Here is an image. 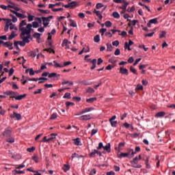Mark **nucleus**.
<instances>
[{
  "instance_id": "obj_44",
  "label": "nucleus",
  "mask_w": 175,
  "mask_h": 175,
  "mask_svg": "<svg viewBox=\"0 0 175 175\" xmlns=\"http://www.w3.org/2000/svg\"><path fill=\"white\" fill-rule=\"evenodd\" d=\"M96 16H98V17L100 20H102V18H103V16H102V14L100 13V11L96 12Z\"/></svg>"
},
{
  "instance_id": "obj_47",
  "label": "nucleus",
  "mask_w": 175,
  "mask_h": 175,
  "mask_svg": "<svg viewBox=\"0 0 175 175\" xmlns=\"http://www.w3.org/2000/svg\"><path fill=\"white\" fill-rule=\"evenodd\" d=\"M143 90V86L141 84H138L136 87L137 91H142Z\"/></svg>"
},
{
  "instance_id": "obj_19",
  "label": "nucleus",
  "mask_w": 175,
  "mask_h": 175,
  "mask_svg": "<svg viewBox=\"0 0 175 175\" xmlns=\"http://www.w3.org/2000/svg\"><path fill=\"white\" fill-rule=\"evenodd\" d=\"M122 147H125V143H124V142L119 143L118 147V152H121V148Z\"/></svg>"
},
{
  "instance_id": "obj_23",
  "label": "nucleus",
  "mask_w": 175,
  "mask_h": 175,
  "mask_svg": "<svg viewBox=\"0 0 175 175\" xmlns=\"http://www.w3.org/2000/svg\"><path fill=\"white\" fill-rule=\"evenodd\" d=\"M69 21L70 27H73L74 28H76V27H77V24L75 21H73V20L69 19Z\"/></svg>"
},
{
  "instance_id": "obj_56",
  "label": "nucleus",
  "mask_w": 175,
  "mask_h": 175,
  "mask_svg": "<svg viewBox=\"0 0 175 175\" xmlns=\"http://www.w3.org/2000/svg\"><path fill=\"white\" fill-rule=\"evenodd\" d=\"M62 10H64V8H53V9H52L53 12H62Z\"/></svg>"
},
{
  "instance_id": "obj_1",
  "label": "nucleus",
  "mask_w": 175,
  "mask_h": 175,
  "mask_svg": "<svg viewBox=\"0 0 175 175\" xmlns=\"http://www.w3.org/2000/svg\"><path fill=\"white\" fill-rule=\"evenodd\" d=\"M32 29V24L27 25L25 20L22 21L19 24V31H21L20 35L22 40L25 43H29V38H31V31Z\"/></svg>"
},
{
  "instance_id": "obj_62",
  "label": "nucleus",
  "mask_w": 175,
  "mask_h": 175,
  "mask_svg": "<svg viewBox=\"0 0 175 175\" xmlns=\"http://www.w3.org/2000/svg\"><path fill=\"white\" fill-rule=\"evenodd\" d=\"M29 55H30V57H36V52L30 51V52H29Z\"/></svg>"
},
{
  "instance_id": "obj_39",
  "label": "nucleus",
  "mask_w": 175,
  "mask_h": 175,
  "mask_svg": "<svg viewBox=\"0 0 175 175\" xmlns=\"http://www.w3.org/2000/svg\"><path fill=\"white\" fill-rule=\"evenodd\" d=\"M44 51H47V53H53V54H55V51L51 49V48L45 49H44Z\"/></svg>"
},
{
  "instance_id": "obj_8",
  "label": "nucleus",
  "mask_w": 175,
  "mask_h": 175,
  "mask_svg": "<svg viewBox=\"0 0 175 175\" xmlns=\"http://www.w3.org/2000/svg\"><path fill=\"white\" fill-rule=\"evenodd\" d=\"M120 73H121L122 75H125L126 76H128L129 75L128 69L124 68V67H120Z\"/></svg>"
},
{
  "instance_id": "obj_52",
  "label": "nucleus",
  "mask_w": 175,
  "mask_h": 175,
  "mask_svg": "<svg viewBox=\"0 0 175 175\" xmlns=\"http://www.w3.org/2000/svg\"><path fill=\"white\" fill-rule=\"evenodd\" d=\"M30 76H34L35 75V71H33V68H29V71Z\"/></svg>"
},
{
  "instance_id": "obj_51",
  "label": "nucleus",
  "mask_w": 175,
  "mask_h": 175,
  "mask_svg": "<svg viewBox=\"0 0 175 175\" xmlns=\"http://www.w3.org/2000/svg\"><path fill=\"white\" fill-rule=\"evenodd\" d=\"M27 151H28V152H33L35 151V147L32 146L31 148H28Z\"/></svg>"
},
{
  "instance_id": "obj_25",
  "label": "nucleus",
  "mask_w": 175,
  "mask_h": 175,
  "mask_svg": "<svg viewBox=\"0 0 175 175\" xmlns=\"http://www.w3.org/2000/svg\"><path fill=\"white\" fill-rule=\"evenodd\" d=\"M70 42L68 40V39H64L62 43V46L64 47L65 44H70Z\"/></svg>"
},
{
  "instance_id": "obj_64",
  "label": "nucleus",
  "mask_w": 175,
  "mask_h": 175,
  "mask_svg": "<svg viewBox=\"0 0 175 175\" xmlns=\"http://www.w3.org/2000/svg\"><path fill=\"white\" fill-rule=\"evenodd\" d=\"M165 36H166V31H163L161 32V34L160 35V39H162V38H165Z\"/></svg>"
},
{
  "instance_id": "obj_35",
  "label": "nucleus",
  "mask_w": 175,
  "mask_h": 175,
  "mask_svg": "<svg viewBox=\"0 0 175 175\" xmlns=\"http://www.w3.org/2000/svg\"><path fill=\"white\" fill-rule=\"evenodd\" d=\"M55 68H64V66L58 64L56 61H53Z\"/></svg>"
},
{
  "instance_id": "obj_27",
  "label": "nucleus",
  "mask_w": 175,
  "mask_h": 175,
  "mask_svg": "<svg viewBox=\"0 0 175 175\" xmlns=\"http://www.w3.org/2000/svg\"><path fill=\"white\" fill-rule=\"evenodd\" d=\"M84 157L83 155H79L77 153H74L72 154L71 158L73 159L74 158H83Z\"/></svg>"
},
{
  "instance_id": "obj_13",
  "label": "nucleus",
  "mask_w": 175,
  "mask_h": 175,
  "mask_svg": "<svg viewBox=\"0 0 175 175\" xmlns=\"http://www.w3.org/2000/svg\"><path fill=\"white\" fill-rule=\"evenodd\" d=\"M149 161H150V157H147L145 160V165L146 166V169H151V165H150V164L148 163Z\"/></svg>"
},
{
  "instance_id": "obj_43",
  "label": "nucleus",
  "mask_w": 175,
  "mask_h": 175,
  "mask_svg": "<svg viewBox=\"0 0 175 175\" xmlns=\"http://www.w3.org/2000/svg\"><path fill=\"white\" fill-rule=\"evenodd\" d=\"M111 25H113V23H111L110 22V21L105 22V27H107V28H110V27H111Z\"/></svg>"
},
{
  "instance_id": "obj_14",
  "label": "nucleus",
  "mask_w": 175,
  "mask_h": 175,
  "mask_svg": "<svg viewBox=\"0 0 175 175\" xmlns=\"http://www.w3.org/2000/svg\"><path fill=\"white\" fill-rule=\"evenodd\" d=\"M127 21H130V23H128L129 27H131V25L135 26L136 25L137 23H138V21L136 20L131 21L129 19H127Z\"/></svg>"
},
{
  "instance_id": "obj_34",
  "label": "nucleus",
  "mask_w": 175,
  "mask_h": 175,
  "mask_svg": "<svg viewBox=\"0 0 175 175\" xmlns=\"http://www.w3.org/2000/svg\"><path fill=\"white\" fill-rule=\"evenodd\" d=\"M16 17H18V18H27V16L24 15V14H20L18 12Z\"/></svg>"
},
{
  "instance_id": "obj_11",
  "label": "nucleus",
  "mask_w": 175,
  "mask_h": 175,
  "mask_svg": "<svg viewBox=\"0 0 175 175\" xmlns=\"http://www.w3.org/2000/svg\"><path fill=\"white\" fill-rule=\"evenodd\" d=\"M165 116H166V113L165 111H160L156 113L155 117H157V118H159L161 117H165Z\"/></svg>"
},
{
  "instance_id": "obj_38",
  "label": "nucleus",
  "mask_w": 175,
  "mask_h": 175,
  "mask_svg": "<svg viewBox=\"0 0 175 175\" xmlns=\"http://www.w3.org/2000/svg\"><path fill=\"white\" fill-rule=\"evenodd\" d=\"M109 122L113 128H116V126H117V121L111 120L109 121Z\"/></svg>"
},
{
  "instance_id": "obj_3",
  "label": "nucleus",
  "mask_w": 175,
  "mask_h": 175,
  "mask_svg": "<svg viewBox=\"0 0 175 175\" xmlns=\"http://www.w3.org/2000/svg\"><path fill=\"white\" fill-rule=\"evenodd\" d=\"M50 18H53V16H49L48 17H42L44 28H46L49 25V24H50Z\"/></svg>"
},
{
  "instance_id": "obj_41",
  "label": "nucleus",
  "mask_w": 175,
  "mask_h": 175,
  "mask_svg": "<svg viewBox=\"0 0 175 175\" xmlns=\"http://www.w3.org/2000/svg\"><path fill=\"white\" fill-rule=\"evenodd\" d=\"M112 16L114 17V18H120V14H118L117 12H113Z\"/></svg>"
},
{
  "instance_id": "obj_36",
  "label": "nucleus",
  "mask_w": 175,
  "mask_h": 175,
  "mask_svg": "<svg viewBox=\"0 0 175 175\" xmlns=\"http://www.w3.org/2000/svg\"><path fill=\"white\" fill-rule=\"evenodd\" d=\"M55 136H57V134L55 133L51 134V137L48 139V142H51V140H53V139H55Z\"/></svg>"
},
{
  "instance_id": "obj_46",
  "label": "nucleus",
  "mask_w": 175,
  "mask_h": 175,
  "mask_svg": "<svg viewBox=\"0 0 175 175\" xmlns=\"http://www.w3.org/2000/svg\"><path fill=\"white\" fill-rule=\"evenodd\" d=\"M10 31H12V29L17 31L18 29L17 28V27H16V25L12 24L10 26Z\"/></svg>"
},
{
  "instance_id": "obj_10",
  "label": "nucleus",
  "mask_w": 175,
  "mask_h": 175,
  "mask_svg": "<svg viewBox=\"0 0 175 175\" xmlns=\"http://www.w3.org/2000/svg\"><path fill=\"white\" fill-rule=\"evenodd\" d=\"M118 157L121 159V158H129V153H124V152H120V154H118Z\"/></svg>"
},
{
  "instance_id": "obj_50",
  "label": "nucleus",
  "mask_w": 175,
  "mask_h": 175,
  "mask_svg": "<svg viewBox=\"0 0 175 175\" xmlns=\"http://www.w3.org/2000/svg\"><path fill=\"white\" fill-rule=\"evenodd\" d=\"M33 16L31 15L30 14H28V21H33Z\"/></svg>"
},
{
  "instance_id": "obj_16",
  "label": "nucleus",
  "mask_w": 175,
  "mask_h": 175,
  "mask_svg": "<svg viewBox=\"0 0 175 175\" xmlns=\"http://www.w3.org/2000/svg\"><path fill=\"white\" fill-rule=\"evenodd\" d=\"M111 145L110 143L107 144L105 146L103 147V149L105 150L107 152H110L111 151Z\"/></svg>"
},
{
  "instance_id": "obj_57",
  "label": "nucleus",
  "mask_w": 175,
  "mask_h": 175,
  "mask_svg": "<svg viewBox=\"0 0 175 175\" xmlns=\"http://www.w3.org/2000/svg\"><path fill=\"white\" fill-rule=\"evenodd\" d=\"M106 31L107 29L105 28H102L101 29H100V33H101V36H103V35H105Z\"/></svg>"
},
{
  "instance_id": "obj_58",
  "label": "nucleus",
  "mask_w": 175,
  "mask_h": 175,
  "mask_svg": "<svg viewBox=\"0 0 175 175\" xmlns=\"http://www.w3.org/2000/svg\"><path fill=\"white\" fill-rule=\"evenodd\" d=\"M96 9H100L102 8H103V4L100 3H98L96 5Z\"/></svg>"
},
{
  "instance_id": "obj_54",
  "label": "nucleus",
  "mask_w": 175,
  "mask_h": 175,
  "mask_svg": "<svg viewBox=\"0 0 175 175\" xmlns=\"http://www.w3.org/2000/svg\"><path fill=\"white\" fill-rule=\"evenodd\" d=\"M112 45L116 46V47H118V46L120 45V42L118 40L113 41L112 42Z\"/></svg>"
},
{
  "instance_id": "obj_59",
  "label": "nucleus",
  "mask_w": 175,
  "mask_h": 175,
  "mask_svg": "<svg viewBox=\"0 0 175 175\" xmlns=\"http://www.w3.org/2000/svg\"><path fill=\"white\" fill-rule=\"evenodd\" d=\"M127 12H129V13H132V12H135V6H133L131 8H128Z\"/></svg>"
},
{
  "instance_id": "obj_32",
  "label": "nucleus",
  "mask_w": 175,
  "mask_h": 175,
  "mask_svg": "<svg viewBox=\"0 0 175 175\" xmlns=\"http://www.w3.org/2000/svg\"><path fill=\"white\" fill-rule=\"evenodd\" d=\"M16 35L14 34V31H12L11 34L9 36V40H12V39H14L16 38Z\"/></svg>"
},
{
  "instance_id": "obj_63",
  "label": "nucleus",
  "mask_w": 175,
  "mask_h": 175,
  "mask_svg": "<svg viewBox=\"0 0 175 175\" xmlns=\"http://www.w3.org/2000/svg\"><path fill=\"white\" fill-rule=\"evenodd\" d=\"M18 44H20L21 46V47H24V46H25V43L24 42V41H17Z\"/></svg>"
},
{
  "instance_id": "obj_26",
  "label": "nucleus",
  "mask_w": 175,
  "mask_h": 175,
  "mask_svg": "<svg viewBox=\"0 0 175 175\" xmlns=\"http://www.w3.org/2000/svg\"><path fill=\"white\" fill-rule=\"evenodd\" d=\"M128 5H129V3L124 1L120 9H122V10H126Z\"/></svg>"
},
{
  "instance_id": "obj_30",
  "label": "nucleus",
  "mask_w": 175,
  "mask_h": 175,
  "mask_svg": "<svg viewBox=\"0 0 175 175\" xmlns=\"http://www.w3.org/2000/svg\"><path fill=\"white\" fill-rule=\"evenodd\" d=\"M86 92H88V94H94V92H95V90H94V88L89 87L87 89Z\"/></svg>"
},
{
  "instance_id": "obj_9",
  "label": "nucleus",
  "mask_w": 175,
  "mask_h": 175,
  "mask_svg": "<svg viewBox=\"0 0 175 175\" xmlns=\"http://www.w3.org/2000/svg\"><path fill=\"white\" fill-rule=\"evenodd\" d=\"M0 44H3L4 46H6V47H12V46H13V44L10 42V41L5 42L2 40H0Z\"/></svg>"
},
{
  "instance_id": "obj_49",
  "label": "nucleus",
  "mask_w": 175,
  "mask_h": 175,
  "mask_svg": "<svg viewBox=\"0 0 175 175\" xmlns=\"http://www.w3.org/2000/svg\"><path fill=\"white\" fill-rule=\"evenodd\" d=\"M33 28H38L39 27V23L34 21L33 22Z\"/></svg>"
},
{
  "instance_id": "obj_40",
  "label": "nucleus",
  "mask_w": 175,
  "mask_h": 175,
  "mask_svg": "<svg viewBox=\"0 0 175 175\" xmlns=\"http://www.w3.org/2000/svg\"><path fill=\"white\" fill-rule=\"evenodd\" d=\"M130 71L132 73H133L134 75H137V71L136 70V69L135 68H133V66L130 67Z\"/></svg>"
},
{
  "instance_id": "obj_15",
  "label": "nucleus",
  "mask_w": 175,
  "mask_h": 175,
  "mask_svg": "<svg viewBox=\"0 0 175 175\" xmlns=\"http://www.w3.org/2000/svg\"><path fill=\"white\" fill-rule=\"evenodd\" d=\"M12 173H14V175H17V174H25V171H19L17 170H14L12 171Z\"/></svg>"
},
{
  "instance_id": "obj_48",
  "label": "nucleus",
  "mask_w": 175,
  "mask_h": 175,
  "mask_svg": "<svg viewBox=\"0 0 175 175\" xmlns=\"http://www.w3.org/2000/svg\"><path fill=\"white\" fill-rule=\"evenodd\" d=\"M75 106V103H71V102H69V101H67L66 103V107H69V106Z\"/></svg>"
},
{
  "instance_id": "obj_5",
  "label": "nucleus",
  "mask_w": 175,
  "mask_h": 175,
  "mask_svg": "<svg viewBox=\"0 0 175 175\" xmlns=\"http://www.w3.org/2000/svg\"><path fill=\"white\" fill-rule=\"evenodd\" d=\"M2 135L5 136V137H10L12 136V130H10V128L5 129Z\"/></svg>"
},
{
  "instance_id": "obj_18",
  "label": "nucleus",
  "mask_w": 175,
  "mask_h": 175,
  "mask_svg": "<svg viewBox=\"0 0 175 175\" xmlns=\"http://www.w3.org/2000/svg\"><path fill=\"white\" fill-rule=\"evenodd\" d=\"M74 144L75 146H81V141H80V138L74 139Z\"/></svg>"
},
{
  "instance_id": "obj_6",
  "label": "nucleus",
  "mask_w": 175,
  "mask_h": 175,
  "mask_svg": "<svg viewBox=\"0 0 175 175\" xmlns=\"http://www.w3.org/2000/svg\"><path fill=\"white\" fill-rule=\"evenodd\" d=\"M27 96V94H23V95H19V96H10V98H14L16 100H21L22 99H24Z\"/></svg>"
},
{
  "instance_id": "obj_12",
  "label": "nucleus",
  "mask_w": 175,
  "mask_h": 175,
  "mask_svg": "<svg viewBox=\"0 0 175 175\" xmlns=\"http://www.w3.org/2000/svg\"><path fill=\"white\" fill-rule=\"evenodd\" d=\"M90 158H95L96 157V149H94L92 150L90 153H89Z\"/></svg>"
},
{
  "instance_id": "obj_45",
  "label": "nucleus",
  "mask_w": 175,
  "mask_h": 175,
  "mask_svg": "<svg viewBox=\"0 0 175 175\" xmlns=\"http://www.w3.org/2000/svg\"><path fill=\"white\" fill-rule=\"evenodd\" d=\"M149 22H150L152 24H158V19L157 18L150 19Z\"/></svg>"
},
{
  "instance_id": "obj_7",
  "label": "nucleus",
  "mask_w": 175,
  "mask_h": 175,
  "mask_svg": "<svg viewBox=\"0 0 175 175\" xmlns=\"http://www.w3.org/2000/svg\"><path fill=\"white\" fill-rule=\"evenodd\" d=\"M16 118V120H21V114L17 113L14 111L13 115H11V118Z\"/></svg>"
},
{
  "instance_id": "obj_31",
  "label": "nucleus",
  "mask_w": 175,
  "mask_h": 175,
  "mask_svg": "<svg viewBox=\"0 0 175 175\" xmlns=\"http://www.w3.org/2000/svg\"><path fill=\"white\" fill-rule=\"evenodd\" d=\"M107 51H113V46L111 44L107 43Z\"/></svg>"
},
{
  "instance_id": "obj_55",
  "label": "nucleus",
  "mask_w": 175,
  "mask_h": 175,
  "mask_svg": "<svg viewBox=\"0 0 175 175\" xmlns=\"http://www.w3.org/2000/svg\"><path fill=\"white\" fill-rule=\"evenodd\" d=\"M103 143L99 142L98 146L97 147V150H102L103 148Z\"/></svg>"
},
{
  "instance_id": "obj_37",
  "label": "nucleus",
  "mask_w": 175,
  "mask_h": 175,
  "mask_svg": "<svg viewBox=\"0 0 175 175\" xmlns=\"http://www.w3.org/2000/svg\"><path fill=\"white\" fill-rule=\"evenodd\" d=\"M70 5V8H75L77 6V2L76 1H72L71 3H68Z\"/></svg>"
},
{
  "instance_id": "obj_60",
  "label": "nucleus",
  "mask_w": 175,
  "mask_h": 175,
  "mask_svg": "<svg viewBox=\"0 0 175 175\" xmlns=\"http://www.w3.org/2000/svg\"><path fill=\"white\" fill-rule=\"evenodd\" d=\"M16 6H17V5H16V3H12V4L8 5V8H10L11 9H14V8H16Z\"/></svg>"
},
{
  "instance_id": "obj_33",
  "label": "nucleus",
  "mask_w": 175,
  "mask_h": 175,
  "mask_svg": "<svg viewBox=\"0 0 175 175\" xmlns=\"http://www.w3.org/2000/svg\"><path fill=\"white\" fill-rule=\"evenodd\" d=\"M10 17H12V18L11 21H12L13 23H17V17H16L14 15L10 14Z\"/></svg>"
},
{
  "instance_id": "obj_29",
  "label": "nucleus",
  "mask_w": 175,
  "mask_h": 175,
  "mask_svg": "<svg viewBox=\"0 0 175 175\" xmlns=\"http://www.w3.org/2000/svg\"><path fill=\"white\" fill-rule=\"evenodd\" d=\"M6 21V27H8V28H9V27H10L13 23H12V19H8L6 18L5 20Z\"/></svg>"
},
{
  "instance_id": "obj_24",
  "label": "nucleus",
  "mask_w": 175,
  "mask_h": 175,
  "mask_svg": "<svg viewBox=\"0 0 175 175\" xmlns=\"http://www.w3.org/2000/svg\"><path fill=\"white\" fill-rule=\"evenodd\" d=\"M40 13H42V14H49L50 13L49 10H42V9H38V10Z\"/></svg>"
},
{
  "instance_id": "obj_42",
  "label": "nucleus",
  "mask_w": 175,
  "mask_h": 175,
  "mask_svg": "<svg viewBox=\"0 0 175 175\" xmlns=\"http://www.w3.org/2000/svg\"><path fill=\"white\" fill-rule=\"evenodd\" d=\"M63 98H64V99H70V93H69V92L65 93Z\"/></svg>"
},
{
  "instance_id": "obj_28",
  "label": "nucleus",
  "mask_w": 175,
  "mask_h": 175,
  "mask_svg": "<svg viewBox=\"0 0 175 175\" xmlns=\"http://www.w3.org/2000/svg\"><path fill=\"white\" fill-rule=\"evenodd\" d=\"M94 40L95 43H99V42H100V38L99 34L96 35L94 38Z\"/></svg>"
},
{
  "instance_id": "obj_20",
  "label": "nucleus",
  "mask_w": 175,
  "mask_h": 175,
  "mask_svg": "<svg viewBox=\"0 0 175 175\" xmlns=\"http://www.w3.org/2000/svg\"><path fill=\"white\" fill-rule=\"evenodd\" d=\"M38 80H39L40 81L38 82V84H42L43 83H44L46 81H47V78H44V77H40L38 78Z\"/></svg>"
},
{
  "instance_id": "obj_4",
  "label": "nucleus",
  "mask_w": 175,
  "mask_h": 175,
  "mask_svg": "<svg viewBox=\"0 0 175 175\" xmlns=\"http://www.w3.org/2000/svg\"><path fill=\"white\" fill-rule=\"evenodd\" d=\"M92 119V116L91 114L83 115L79 118L81 121H90Z\"/></svg>"
},
{
  "instance_id": "obj_22",
  "label": "nucleus",
  "mask_w": 175,
  "mask_h": 175,
  "mask_svg": "<svg viewBox=\"0 0 175 175\" xmlns=\"http://www.w3.org/2000/svg\"><path fill=\"white\" fill-rule=\"evenodd\" d=\"M95 100H96V97L86 99V102L88 103H93V102H95Z\"/></svg>"
},
{
  "instance_id": "obj_2",
  "label": "nucleus",
  "mask_w": 175,
  "mask_h": 175,
  "mask_svg": "<svg viewBox=\"0 0 175 175\" xmlns=\"http://www.w3.org/2000/svg\"><path fill=\"white\" fill-rule=\"evenodd\" d=\"M132 167H135V169H140L142 167V165L139 164V160H137V157H135L133 161H131Z\"/></svg>"
},
{
  "instance_id": "obj_53",
  "label": "nucleus",
  "mask_w": 175,
  "mask_h": 175,
  "mask_svg": "<svg viewBox=\"0 0 175 175\" xmlns=\"http://www.w3.org/2000/svg\"><path fill=\"white\" fill-rule=\"evenodd\" d=\"M55 77H57V73L56 72H52V73L49 75V79H51V78Z\"/></svg>"
},
{
  "instance_id": "obj_17",
  "label": "nucleus",
  "mask_w": 175,
  "mask_h": 175,
  "mask_svg": "<svg viewBox=\"0 0 175 175\" xmlns=\"http://www.w3.org/2000/svg\"><path fill=\"white\" fill-rule=\"evenodd\" d=\"M94 110V108L92 107H88L82 110V113L85 114V113H90V111H92Z\"/></svg>"
},
{
  "instance_id": "obj_21",
  "label": "nucleus",
  "mask_w": 175,
  "mask_h": 175,
  "mask_svg": "<svg viewBox=\"0 0 175 175\" xmlns=\"http://www.w3.org/2000/svg\"><path fill=\"white\" fill-rule=\"evenodd\" d=\"M33 38L35 39H37L38 40H40V36H42V34L39 33H35L33 35Z\"/></svg>"
},
{
  "instance_id": "obj_61",
  "label": "nucleus",
  "mask_w": 175,
  "mask_h": 175,
  "mask_svg": "<svg viewBox=\"0 0 175 175\" xmlns=\"http://www.w3.org/2000/svg\"><path fill=\"white\" fill-rule=\"evenodd\" d=\"M7 142L8 143H14V138H12V137H10L8 139H7Z\"/></svg>"
}]
</instances>
